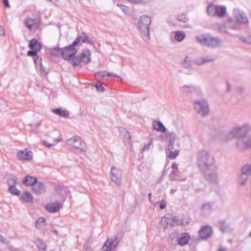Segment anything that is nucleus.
I'll return each instance as SVG.
<instances>
[{
	"mask_svg": "<svg viewBox=\"0 0 251 251\" xmlns=\"http://www.w3.org/2000/svg\"><path fill=\"white\" fill-rule=\"evenodd\" d=\"M39 251H45L47 248V245L44 241L40 238H36L34 241Z\"/></svg>",
	"mask_w": 251,
	"mask_h": 251,
	"instance_id": "24",
	"label": "nucleus"
},
{
	"mask_svg": "<svg viewBox=\"0 0 251 251\" xmlns=\"http://www.w3.org/2000/svg\"><path fill=\"white\" fill-rule=\"evenodd\" d=\"M51 110L54 114L63 118L68 117L70 114L69 111L66 109H63L61 107L54 108Z\"/></svg>",
	"mask_w": 251,
	"mask_h": 251,
	"instance_id": "21",
	"label": "nucleus"
},
{
	"mask_svg": "<svg viewBox=\"0 0 251 251\" xmlns=\"http://www.w3.org/2000/svg\"><path fill=\"white\" fill-rule=\"evenodd\" d=\"M119 242V241L117 236H116L114 239L112 238H108L103 245L102 249L104 251H111L117 247Z\"/></svg>",
	"mask_w": 251,
	"mask_h": 251,
	"instance_id": "9",
	"label": "nucleus"
},
{
	"mask_svg": "<svg viewBox=\"0 0 251 251\" xmlns=\"http://www.w3.org/2000/svg\"><path fill=\"white\" fill-rule=\"evenodd\" d=\"M177 191V189H172L170 191V194H174L175 192H176V191Z\"/></svg>",
	"mask_w": 251,
	"mask_h": 251,
	"instance_id": "58",
	"label": "nucleus"
},
{
	"mask_svg": "<svg viewBox=\"0 0 251 251\" xmlns=\"http://www.w3.org/2000/svg\"><path fill=\"white\" fill-rule=\"evenodd\" d=\"M242 41L248 44H251V35L249 36L246 38H244Z\"/></svg>",
	"mask_w": 251,
	"mask_h": 251,
	"instance_id": "47",
	"label": "nucleus"
},
{
	"mask_svg": "<svg viewBox=\"0 0 251 251\" xmlns=\"http://www.w3.org/2000/svg\"><path fill=\"white\" fill-rule=\"evenodd\" d=\"M197 165L205 179L211 183H216L218 179V167L214 158L206 151H200L197 156Z\"/></svg>",
	"mask_w": 251,
	"mask_h": 251,
	"instance_id": "1",
	"label": "nucleus"
},
{
	"mask_svg": "<svg viewBox=\"0 0 251 251\" xmlns=\"http://www.w3.org/2000/svg\"><path fill=\"white\" fill-rule=\"evenodd\" d=\"M226 84H227L226 91L227 92H229L230 90V85L229 84V83L228 82H226Z\"/></svg>",
	"mask_w": 251,
	"mask_h": 251,
	"instance_id": "56",
	"label": "nucleus"
},
{
	"mask_svg": "<svg viewBox=\"0 0 251 251\" xmlns=\"http://www.w3.org/2000/svg\"><path fill=\"white\" fill-rule=\"evenodd\" d=\"M189 61V58L188 57H186L184 60V62L183 63L184 67L187 68H191V66L188 64L187 62Z\"/></svg>",
	"mask_w": 251,
	"mask_h": 251,
	"instance_id": "42",
	"label": "nucleus"
},
{
	"mask_svg": "<svg viewBox=\"0 0 251 251\" xmlns=\"http://www.w3.org/2000/svg\"><path fill=\"white\" fill-rule=\"evenodd\" d=\"M251 130V126L246 124L241 126H237L233 128L229 132L227 137L228 139L236 138L237 141H241L247 136V133Z\"/></svg>",
	"mask_w": 251,
	"mask_h": 251,
	"instance_id": "3",
	"label": "nucleus"
},
{
	"mask_svg": "<svg viewBox=\"0 0 251 251\" xmlns=\"http://www.w3.org/2000/svg\"><path fill=\"white\" fill-rule=\"evenodd\" d=\"M190 239V236L188 233H182L180 237L177 239V244L181 246H184L188 243Z\"/></svg>",
	"mask_w": 251,
	"mask_h": 251,
	"instance_id": "19",
	"label": "nucleus"
},
{
	"mask_svg": "<svg viewBox=\"0 0 251 251\" xmlns=\"http://www.w3.org/2000/svg\"><path fill=\"white\" fill-rule=\"evenodd\" d=\"M218 5H209L207 7V12L209 15L211 16H216L217 12V8Z\"/></svg>",
	"mask_w": 251,
	"mask_h": 251,
	"instance_id": "29",
	"label": "nucleus"
},
{
	"mask_svg": "<svg viewBox=\"0 0 251 251\" xmlns=\"http://www.w3.org/2000/svg\"><path fill=\"white\" fill-rule=\"evenodd\" d=\"M0 242L5 245H8L9 242L6 240L2 236L0 235Z\"/></svg>",
	"mask_w": 251,
	"mask_h": 251,
	"instance_id": "44",
	"label": "nucleus"
},
{
	"mask_svg": "<svg viewBox=\"0 0 251 251\" xmlns=\"http://www.w3.org/2000/svg\"><path fill=\"white\" fill-rule=\"evenodd\" d=\"M236 90H237L238 92H239V93H242V92L244 91V87H242V86H240L237 87L236 88Z\"/></svg>",
	"mask_w": 251,
	"mask_h": 251,
	"instance_id": "54",
	"label": "nucleus"
},
{
	"mask_svg": "<svg viewBox=\"0 0 251 251\" xmlns=\"http://www.w3.org/2000/svg\"><path fill=\"white\" fill-rule=\"evenodd\" d=\"M25 23L29 29L32 30L33 25L36 23V19L26 17L25 20Z\"/></svg>",
	"mask_w": 251,
	"mask_h": 251,
	"instance_id": "31",
	"label": "nucleus"
},
{
	"mask_svg": "<svg viewBox=\"0 0 251 251\" xmlns=\"http://www.w3.org/2000/svg\"><path fill=\"white\" fill-rule=\"evenodd\" d=\"M44 144H45V145H46V146L49 147H51L54 144V143H52V144L47 143V142L46 141L44 142Z\"/></svg>",
	"mask_w": 251,
	"mask_h": 251,
	"instance_id": "57",
	"label": "nucleus"
},
{
	"mask_svg": "<svg viewBox=\"0 0 251 251\" xmlns=\"http://www.w3.org/2000/svg\"><path fill=\"white\" fill-rule=\"evenodd\" d=\"M177 20L178 21L182 22L185 23L188 21L189 19L188 18L186 15H185L184 14H181L177 15Z\"/></svg>",
	"mask_w": 251,
	"mask_h": 251,
	"instance_id": "36",
	"label": "nucleus"
},
{
	"mask_svg": "<svg viewBox=\"0 0 251 251\" xmlns=\"http://www.w3.org/2000/svg\"><path fill=\"white\" fill-rule=\"evenodd\" d=\"M151 23V19L150 17L143 15L140 17V19L138 22V26L141 30L146 29L147 33L145 34V37L147 38L148 40L150 39V35L149 32V25Z\"/></svg>",
	"mask_w": 251,
	"mask_h": 251,
	"instance_id": "8",
	"label": "nucleus"
},
{
	"mask_svg": "<svg viewBox=\"0 0 251 251\" xmlns=\"http://www.w3.org/2000/svg\"><path fill=\"white\" fill-rule=\"evenodd\" d=\"M28 47L31 50H36L38 51H39L42 49L41 43L35 38L30 41Z\"/></svg>",
	"mask_w": 251,
	"mask_h": 251,
	"instance_id": "22",
	"label": "nucleus"
},
{
	"mask_svg": "<svg viewBox=\"0 0 251 251\" xmlns=\"http://www.w3.org/2000/svg\"><path fill=\"white\" fill-rule=\"evenodd\" d=\"M194 105L197 113L202 117L207 115L209 112V106L206 100L195 101Z\"/></svg>",
	"mask_w": 251,
	"mask_h": 251,
	"instance_id": "5",
	"label": "nucleus"
},
{
	"mask_svg": "<svg viewBox=\"0 0 251 251\" xmlns=\"http://www.w3.org/2000/svg\"><path fill=\"white\" fill-rule=\"evenodd\" d=\"M95 86L96 87L97 90L99 92H103L104 91V88L101 84H96Z\"/></svg>",
	"mask_w": 251,
	"mask_h": 251,
	"instance_id": "40",
	"label": "nucleus"
},
{
	"mask_svg": "<svg viewBox=\"0 0 251 251\" xmlns=\"http://www.w3.org/2000/svg\"><path fill=\"white\" fill-rule=\"evenodd\" d=\"M212 233V229L210 226H204L201 227L199 230V235L202 239L208 238Z\"/></svg>",
	"mask_w": 251,
	"mask_h": 251,
	"instance_id": "13",
	"label": "nucleus"
},
{
	"mask_svg": "<svg viewBox=\"0 0 251 251\" xmlns=\"http://www.w3.org/2000/svg\"><path fill=\"white\" fill-rule=\"evenodd\" d=\"M111 178L117 185L120 186L121 183L122 172L121 170L117 169L115 167H112L111 169Z\"/></svg>",
	"mask_w": 251,
	"mask_h": 251,
	"instance_id": "10",
	"label": "nucleus"
},
{
	"mask_svg": "<svg viewBox=\"0 0 251 251\" xmlns=\"http://www.w3.org/2000/svg\"><path fill=\"white\" fill-rule=\"evenodd\" d=\"M83 34L84 35L83 37L80 35H78L77 36L75 40L73 43V46H81L83 43H85L88 41L89 37L84 32H83Z\"/></svg>",
	"mask_w": 251,
	"mask_h": 251,
	"instance_id": "20",
	"label": "nucleus"
},
{
	"mask_svg": "<svg viewBox=\"0 0 251 251\" xmlns=\"http://www.w3.org/2000/svg\"><path fill=\"white\" fill-rule=\"evenodd\" d=\"M46 187L42 182H37L32 186V192L35 194L43 193L46 191Z\"/></svg>",
	"mask_w": 251,
	"mask_h": 251,
	"instance_id": "15",
	"label": "nucleus"
},
{
	"mask_svg": "<svg viewBox=\"0 0 251 251\" xmlns=\"http://www.w3.org/2000/svg\"><path fill=\"white\" fill-rule=\"evenodd\" d=\"M118 6H120L122 9V10L125 13L127 14L128 13L129 8L128 7L123 5H119V4H117Z\"/></svg>",
	"mask_w": 251,
	"mask_h": 251,
	"instance_id": "41",
	"label": "nucleus"
},
{
	"mask_svg": "<svg viewBox=\"0 0 251 251\" xmlns=\"http://www.w3.org/2000/svg\"><path fill=\"white\" fill-rule=\"evenodd\" d=\"M10 181H12V184H10V187H9V192L13 195L18 196L20 194V191L16 188L15 187V184H16V181L14 179L11 178L9 179V182Z\"/></svg>",
	"mask_w": 251,
	"mask_h": 251,
	"instance_id": "23",
	"label": "nucleus"
},
{
	"mask_svg": "<svg viewBox=\"0 0 251 251\" xmlns=\"http://www.w3.org/2000/svg\"><path fill=\"white\" fill-rule=\"evenodd\" d=\"M166 137L168 143L174 144L176 138V133L173 132L168 133Z\"/></svg>",
	"mask_w": 251,
	"mask_h": 251,
	"instance_id": "35",
	"label": "nucleus"
},
{
	"mask_svg": "<svg viewBox=\"0 0 251 251\" xmlns=\"http://www.w3.org/2000/svg\"><path fill=\"white\" fill-rule=\"evenodd\" d=\"M236 146L240 151H244L247 148L251 147V135L246 136L241 141H237Z\"/></svg>",
	"mask_w": 251,
	"mask_h": 251,
	"instance_id": "12",
	"label": "nucleus"
},
{
	"mask_svg": "<svg viewBox=\"0 0 251 251\" xmlns=\"http://www.w3.org/2000/svg\"><path fill=\"white\" fill-rule=\"evenodd\" d=\"M40 69L42 71L45 72V74H47L49 73V71L47 68H44L42 63L40 64Z\"/></svg>",
	"mask_w": 251,
	"mask_h": 251,
	"instance_id": "50",
	"label": "nucleus"
},
{
	"mask_svg": "<svg viewBox=\"0 0 251 251\" xmlns=\"http://www.w3.org/2000/svg\"><path fill=\"white\" fill-rule=\"evenodd\" d=\"M62 51V48L58 47H55L51 50V54L54 56H57L59 54H61V51Z\"/></svg>",
	"mask_w": 251,
	"mask_h": 251,
	"instance_id": "37",
	"label": "nucleus"
},
{
	"mask_svg": "<svg viewBox=\"0 0 251 251\" xmlns=\"http://www.w3.org/2000/svg\"><path fill=\"white\" fill-rule=\"evenodd\" d=\"M198 88L193 85H183L180 88V92L183 94H189L197 92Z\"/></svg>",
	"mask_w": 251,
	"mask_h": 251,
	"instance_id": "18",
	"label": "nucleus"
},
{
	"mask_svg": "<svg viewBox=\"0 0 251 251\" xmlns=\"http://www.w3.org/2000/svg\"><path fill=\"white\" fill-rule=\"evenodd\" d=\"M197 42L201 45L209 48H215L219 46L220 40L207 34H201L196 37Z\"/></svg>",
	"mask_w": 251,
	"mask_h": 251,
	"instance_id": "4",
	"label": "nucleus"
},
{
	"mask_svg": "<svg viewBox=\"0 0 251 251\" xmlns=\"http://www.w3.org/2000/svg\"><path fill=\"white\" fill-rule=\"evenodd\" d=\"M159 207L160 209H164L166 207V203L164 200L161 201Z\"/></svg>",
	"mask_w": 251,
	"mask_h": 251,
	"instance_id": "48",
	"label": "nucleus"
},
{
	"mask_svg": "<svg viewBox=\"0 0 251 251\" xmlns=\"http://www.w3.org/2000/svg\"><path fill=\"white\" fill-rule=\"evenodd\" d=\"M2 2L6 7L10 8V6L8 2V0H2Z\"/></svg>",
	"mask_w": 251,
	"mask_h": 251,
	"instance_id": "51",
	"label": "nucleus"
},
{
	"mask_svg": "<svg viewBox=\"0 0 251 251\" xmlns=\"http://www.w3.org/2000/svg\"><path fill=\"white\" fill-rule=\"evenodd\" d=\"M38 51L36 50H28L27 52V55L28 56H34L36 55V54H37V52Z\"/></svg>",
	"mask_w": 251,
	"mask_h": 251,
	"instance_id": "39",
	"label": "nucleus"
},
{
	"mask_svg": "<svg viewBox=\"0 0 251 251\" xmlns=\"http://www.w3.org/2000/svg\"><path fill=\"white\" fill-rule=\"evenodd\" d=\"M172 168L173 170H178L177 165L176 163H174L172 165Z\"/></svg>",
	"mask_w": 251,
	"mask_h": 251,
	"instance_id": "55",
	"label": "nucleus"
},
{
	"mask_svg": "<svg viewBox=\"0 0 251 251\" xmlns=\"http://www.w3.org/2000/svg\"><path fill=\"white\" fill-rule=\"evenodd\" d=\"M174 144L168 143L167 147L166 148V153L167 157L171 159H175L178 154L179 151L178 150H174Z\"/></svg>",
	"mask_w": 251,
	"mask_h": 251,
	"instance_id": "14",
	"label": "nucleus"
},
{
	"mask_svg": "<svg viewBox=\"0 0 251 251\" xmlns=\"http://www.w3.org/2000/svg\"><path fill=\"white\" fill-rule=\"evenodd\" d=\"M22 199L25 202L31 203L33 201V197L28 191L25 192L22 194Z\"/></svg>",
	"mask_w": 251,
	"mask_h": 251,
	"instance_id": "30",
	"label": "nucleus"
},
{
	"mask_svg": "<svg viewBox=\"0 0 251 251\" xmlns=\"http://www.w3.org/2000/svg\"><path fill=\"white\" fill-rule=\"evenodd\" d=\"M150 145H151V143H148V144H145L144 146V147L142 148V151H145L149 150L150 149Z\"/></svg>",
	"mask_w": 251,
	"mask_h": 251,
	"instance_id": "49",
	"label": "nucleus"
},
{
	"mask_svg": "<svg viewBox=\"0 0 251 251\" xmlns=\"http://www.w3.org/2000/svg\"><path fill=\"white\" fill-rule=\"evenodd\" d=\"M151 193H150L149 194V199L150 200V199L151 198Z\"/></svg>",
	"mask_w": 251,
	"mask_h": 251,
	"instance_id": "64",
	"label": "nucleus"
},
{
	"mask_svg": "<svg viewBox=\"0 0 251 251\" xmlns=\"http://www.w3.org/2000/svg\"><path fill=\"white\" fill-rule=\"evenodd\" d=\"M61 206V203L59 201H55L48 204L46 206L47 210L51 213H55L59 211Z\"/></svg>",
	"mask_w": 251,
	"mask_h": 251,
	"instance_id": "17",
	"label": "nucleus"
},
{
	"mask_svg": "<svg viewBox=\"0 0 251 251\" xmlns=\"http://www.w3.org/2000/svg\"><path fill=\"white\" fill-rule=\"evenodd\" d=\"M185 37V34L182 31L178 30L175 32V39L178 42L182 41Z\"/></svg>",
	"mask_w": 251,
	"mask_h": 251,
	"instance_id": "34",
	"label": "nucleus"
},
{
	"mask_svg": "<svg viewBox=\"0 0 251 251\" xmlns=\"http://www.w3.org/2000/svg\"><path fill=\"white\" fill-rule=\"evenodd\" d=\"M107 73L105 71H101L96 73V76H101L104 77L106 75Z\"/></svg>",
	"mask_w": 251,
	"mask_h": 251,
	"instance_id": "43",
	"label": "nucleus"
},
{
	"mask_svg": "<svg viewBox=\"0 0 251 251\" xmlns=\"http://www.w3.org/2000/svg\"><path fill=\"white\" fill-rule=\"evenodd\" d=\"M7 246L9 250L11 251H16V248L14 247L12 245H10V243L8 245H6Z\"/></svg>",
	"mask_w": 251,
	"mask_h": 251,
	"instance_id": "52",
	"label": "nucleus"
},
{
	"mask_svg": "<svg viewBox=\"0 0 251 251\" xmlns=\"http://www.w3.org/2000/svg\"><path fill=\"white\" fill-rule=\"evenodd\" d=\"M218 251H226V250L223 248H220Z\"/></svg>",
	"mask_w": 251,
	"mask_h": 251,
	"instance_id": "61",
	"label": "nucleus"
},
{
	"mask_svg": "<svg viewBox=\"0 0 251 251\" xmlns=\"http://www.w3.org/2000/svg\"><path fill=\"white\" fill-rule=\"evenodd\" d=\"M201 208L203 211L207 210L208 212H210L211 211V204L209 203L203 204Z\"/></svg>",
	"mask_w": 251,
	"mask_h": 251,
	"instance_id": "38",
	"label": "nucleus"
},
{
	"mask_svg": "<svg viewBox=\"0 0 251 251\" xmlns=\"http://www.w3.org/2000/svg\"><path fill=\"white\" fill-rule=\"evenodd\" d=\"M35 227L39 229L43 228L46 226V219L44 217L39 218L35 222Z\"/></svg>",
	"mask_w": 251,
	"mask_h": 251,
	"instance_id": "28",
	"label": "nucleus"
},
{
	"mask_svg": "<svg viewBox=\"0 0 251 251\" xmlns=\"http://www.w3.org/2000/svg\"><path fill=\"white\" fill-rule=\"evenodd\" d=\"M126 134L127 135V137L129 139H130V136L129 135V134L126 131Z\"/></svg>",
	"mask_w": 251,
	"mask_h": 251,
	"instance_id": "62",
	"label": "nucleus"
},
{
	"mask_svg": "<svg viewBox=\"0 0 251 251\" xmlns=\"http://www.w3.org/2000/svg\"><path fill=\"white\" fill-rule=\"evenodd\" d=\"M60 140V138H57V139H54V142L55 143H57L58 142H59Z\"/></svg>",
	"mask_w": 251,
	"mask_h": 251,
	"instance_id": "60",
	"label": "nucleus"
},
{
	"mask_svg": "<svg viewBox=\"0 0 251 251\" xmlns=\"http://www.w3.org/2000/svg\"><path fill=\"white\" fill-rule=\"evenodd\" d=\"M226 13V7L224 6H218L217 12L216 16L218 17H223Z\"/></svg>",
	"mask_w": 251,
	"mask_h": 251,
	"instance_id": "33",
	"label": "nucleus"
},
{
	"mask_svg": "<svg viewBox=\"0 0 251 251\" xmlns=\"http://www.w3.org/2000/svg\"><path fill=\"white\" fill-rule=\"evenodd\" d=\"M214 60V58H210L208 56H206L205 57H201L200 58H197L195 60V63L198 65H201L206 63L213 62Z\"/></svg>",
	"mask_w": 251,
	"mask_h": 251,
	"instance_id": "26",
	"label": "nucleus"
},
{
	"mask_svg": "<svg viewBox=\"0 0 251 251\" xmlns=\"http://www.w3.org/2000/svg\"><path fill=\"white\" fill-rule=\"evenodd\" d=\"M106 75L107 76H113V77H119V76L116 75V74H115L113 73L107 72L106 74Z\"/></svg>",
	"mask_w": 251,
	"mask_h": 251,
	"instance_id": "53",
	"label": "nucleus"
},
{
	"mask_svg": "<svg viewBox=\"0 0 251 251\" xmlns=\"http://www.w3.org/2000/svg\"><path fill=\"white\" fill-rule=\"evenodd\" d=\"M8 184H9V186H10V184H12V181H10L9 182V179L8 180Z\"/></svg>",
	"mask_w": 251,
	"mask_h": 251,
	"instance_id": "63",
	"label": "nucleus"
},
{
	"mask_svg": "<svg viewBox=\"0 0 251 251\" xmlns=\"http://www.w3.org/2000/svg\"><path fill=\"white\" fill-rule=\"evenodd\" d=\"M233 14L237 21L242 24H246L248 22L247 17L244 12L238 8L233 10Z\"/></svg>",
	"mask_w": 251,
	"mask_h": 251,
	"instance_id": "11",
	"label": "nucleus"
},
{
	"mask_svg": "<svg viewBox=\"0 0 251 251\" xmlns=\"http://www.w3.org/2000/svg\"><path fill=\"white\" fill-rule=\"evenodd\" d=\"M67 144L73 148L79 149L81 151H86V147L85 143L81 141V138L78 136H75L67 140Z\"/></svg>",
	"mask_w": 251,
	"mask_h": 251,
	"instance_id": "7",
	"label": "nucleus"
},
{
	"mask_svg": "<svg viewBox=\"0 0 251 251\" xmlns=\"http://www.w3.org/2000/svg\"><path fill=\"white\" fill-rule=\"evenodd\" d=\"M33 57V60L35 64L38 63V60H39V63L41 64V58H39V56L36 54V56H34Z\"/></svg>",
	"mask_w": 251,
	"mask_h": 251,
	"instance_id": "45",
	"label": "nucleus"
},
{
	"mask_svg": "<svg viewBox=\"0 0 251 251\" xmlns=\"http://www.w3.org/2000/svg\"><path fill=\"white\" fill-rule=\"evenodd\" d=\"M18 158L20 160H30L32 159V152L30 151L25 150L18 152L17 154Z\"/></svg>",
	"mask_w": 251,
	"mask_h": 251,
	"instance_id": "16",
	"label": "nucleus"
},
{
	"mask_svg": "<svg viewBox=\"0 0 251 251\" xmlns=\"http://www.w3.org/2000/svg\"><path fill=\"white\" fill-rule=\"evenodd\" d=\"M37 181V178L29 176H26L23 180L25 185L33 186Z\"/></svg>",
	"mask_w": 251,
	"mask_h": 251,
	"instance_id": "25",
	"label": "nucleus"
},
{
	"mask_svg": "<svg viewBox=\"0 0 251 251\" xmlns=\"http://www.w3.org/2000/svg\"><path fill=\"white\" fill-rule=\"evenodd\" d=\"M251 176V165L246 164L243 166L239 174V183L241 185H245Z\"/></svg>",
	"mask_w": 251,
	"mask_h": 251,
	"instance_id": "6",
	"label": "nucleus"
},
{
	"mask_svg": "<svg viewBox=\"0 0 251 251\" xmlns=\"http://www.w3.org/2000/svg\"><path fill=\"white\" fill-rule=\"evenodd\" d=\"M0 32L3 33L4 32V29L1 25H0Z\"/></svg>",
	"mask_w": 251,
	"mask_h": 251,
	"instance_id": "59",
	"label": "nucleus"
},
{
	"mask_svg": "<svg viewBox=\"0 0 251 251\" xmlns=\"http://www.w3.org/2000/svg\"><path fill=\"white\" fill-rule=\"evenodd\" d=\"M75 46H73V43L68 46L62 48L61 55L62 58L66 61H70L71 64L74 67L79 66L81 67L83 65L90 62V56L91 53L89 50L82 51L79 55L75 56L77 52V50Z\"/></svg>",
	"mask_w": 251,
	"mask_h": 251,
	"instance_id": "2",
	"label": "nucleus"
},
{
	"mask_svg": "<svg viewBox=\"0 0 251 251\" xmlns=\"http://www.w3.org/2000/svg\"><path fill=\"white\" fill-rule=\"evenodd\" d=\"M153 126L154 129L162 132H165L166 129L163 124L160 121L154 122Z\"/></svg>",
	"mask_w": 251,
	"mask_h": 251,
	"instance_id": "27",
	"label": "nucleus"
},
{
	"mask_svg": "<svg viewBox=\"0 0 251 251\" xmlns=\"http://www.w3.org/2000/svg\"><path fill=\"white\" fill-rule=\"evenodd\" d=\"M220 31L225 33H228V31L227 30L226 27L225 25H222L219 27Z\"/></svg>",
	"mask_w": 251,
	"mask_h": 251,
	"instance_id": "46",
	"label": "nucleus"
},
{
	"mask_svg": "<svg viewBox=\"0 0 251 251\" xmlns=\"http://www.w3.org/2000/svg\"><path fill=\"white\" fill-rule=\"evenodd\" d=\"M169 177L172 180H178L180 177V173L178 170H173L169 175Z\"/></svg>",
	"mask_w": 251,
	"mask_h": 251,
	"instance_id": "32",
	"label": "nucleus"
}]
</instances>
